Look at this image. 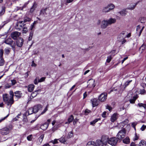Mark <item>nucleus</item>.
<instances>
[{"instance_id": "nucleus-1", "label": "nucleus", "mask_w": 146, "mask_h": 146, "mask_svg": "<svg viewBox=\"0 0 146 146\" xmlns=\"http://www.w3.org/2000/svg\"><path fill=\"white\" fill-rule=\"evenodd\" d=\"M116 21L115 19L111 18L108 20H104L102 21L101 27L103 29L106 28L109 25L115 23Z\"/></svg>"}, {"instance_id": "nucleus-2", "label": "nucleus", "mask_w": 146, "mask_h": 146, "mask_svg": "<svg viewBox=\"0 0 146 146\" xmlns=\"http://www.w3.org/2000/svg\"><path fill=\"white\" fill-rule=\"evenodd\" d=\"M7 44L10 45L13 50H15L16 44L15 42L10 38H7L3 42Z\"/></svg>"}, {"instance_id": "nucleus-3", "label": "nucleus", "mask_w": 146, "mask_h": 146, "mask_svg": "<svg viewBox=\"0 0 146 146\" xmlns=\"http://www.w3.org/2000/svg\"><path fill=\"white\" fill-rule=\"evenodd\" d=\"M126 131L124 128L122 129L121 130L119 131L117 133V137L118 140L121 139L125 136Z\"/></svg>"}, {"instance_id": "nucleus-4", "label": "nucleus", "mask_w": 146, "mask_h": 146, "mask_svg": "<svg viewBox=\"0 0 146 146\" xmlns=\"http://www.w3.org/2000/svg\"><path fill=\"white\" fill-rule=\"evenodd\" d=\"M118 140L117 138L112 137L110 138L108 141V143L112 146H114L116 144Z\"/></svg>"}, {"instance_id": "nucleus-5", "label": "nucleus", "mask_w": 146, "mask_h": 146, "mask_svg": "<svg viewBox=\"0 0 146 146\" xmlns=\"http://www.w3.org/2000/svg\"><path fill=\"white\" fill-rule=\"evenodd\" d=\"M107 94L106 93H104L101 94L98 97L99 100L101 102L105 101L107 99Z\"/></svg>"}, {"instance_id": "nucleus-6", "label": "nucleus", "mask_w": 146, "mask_h": 146, "mask_svg": "<svg viewBox=\"0 0 146 146\" xmlns=\"http://www.w3.org/2000/svg\"><path fill=\"white\" fill-rule=\"evenodd\" d=\"M20 34L21 33L19 32L15 31L11 33V36L14 40H16L19 37Z\"/></svg>"}, {"instance_id": "nucleus-7", "label": "nucleus", "mask_w": 146, "mask_h": 146, "mask_svg": "<svg viewBox=\"0 0 146 146\" xmlns=\"http://www.w3.org/2000/svg\"><path fill=\"white\" fill-rule=\"evenodd\" d=\"M10 98L9 99V101L7 105L9 106L10 107H11L12 104L14 103L13 97L14 95L12 91H10Z\"/></svg>"}, {"instance_id": "nucleus-8", "label": "nucleus", "mask_w": 146, "mask_h": 146, "mask_svg": "<svg viewBox=\"0 0 146 146\" xmlns=\"http://www.w3.org/2000/svg\"><path fill=\"white\" fill-rule=\"evenodd\" d=\"M140 2V1H139L134 3H131L129 4V6L127 7L128 9L132 10L135 9L137 5Z\"/></svg>"}, {"instance_id": "nucleus-9", "label": "nucleus", "mask_w": 146, "mask_h": 146, "mask_svg": "<svg viewBox=\"0 0 146 146\" xmlns=\"http://www.w3.org/2000/svg\"><path fill=\"white\" fill-rule=\"evenodd\" d=\"M95 80L93 79H91L88 81L87 87L88 88H94L95 86L94 84Z\"/></svg>"}, {"instance_id": "nucleus-10", "label": "nucleus", "mask_w": 146, "mask_h": 146, "mask_svg": "<svg viewBox=\"0 0 146 146\" xmlns=\"http://www.w3.org/2000/svg\"><path fill=\"white\" fill-rule=\"evenodd\" d=\"M1 134L3 135H5L9 133V129L7 127H5L0 130Z\"/></svg>"}, {"instance_id": "nucleus-11", "label": "nucleus", "mask_w": 146, "mask_h": 146, "mask_svg": "<svg viewBox=\"0 0 146 146\" xmlns=\"http://www.w3.org/2000/svg\"><path fill=\"white\" fill-rule=\"evenodd\" d=\"M91 102L92 104L93 107L97 106L99 104V102L96 98H94L91 100Z\"/></svg>"}, {"instance_id": "nucleus-12", "label": "nucleus", "mask_w": 146, "mask_h": 146, "mask_svg": "<svg viewBox=\"0 0 146 146\" xmlns=\"http://www.w3.org/2000/svg\"><path fill=\"white\" fill-rule=\"evenodd\" d=\"M109 138L108 136L103 135L101 138V141L103 143V144L108 143Z\"/></svg>"}, {"instance_id": "nucleus-13", "label": "nucleus", "mask_w": 146, "mask_h": 146, "mask_svg": "<svg viewBox=\"0 0 146 146\" xmlns=\"http://www.w3.org/2000/svg\"><path fill=\"white\" fill-rule=\"evenodd\" d=\"M23 44V40L21 38H19L16 42L17 45L19 47H21Z\"/></svg>"}, {"instance_id": "nucleus-14", "label": "nucleus", "mask_w": 146, "mask_h": 146, "mask_svg": "<svg viewBox=\"0 0 146 146\" xmlns=\"http://www.w3.org/2000/svg\"><path fill=\"white\" fill-rule=\"evenodd\" d=\"M44 134H42L38 138L36 142L37 144V145H39L43 141V139L44 137Z\"/></svg>"}, {"instance_id": "nucleus-15", "label": "nucleus", "mask_w": 146, "mask_h": 146, "mask_svg": "<svg viewBox=\"0 0 146 146\" xmlns=\"http://www.w3.org/2000/svg\"><path fill=\"white\" fill-rule=\"evenodd\" d=\"M48 126V124L45 123L41 125L40 128L44 131L47 129Z\"/></svg>"}, {"instance_id": "nucleus-16", "label": "nucleus", "mask_w": 146, "mask_h": 146, "mask_svg": "<svg viewBox=\"0 0 146 146\" xmlns=\"http://www.w3.org/2000/svg\"><path fill=\"white\" fill-rule=\"evenodd\" d=\"M27 21L26 20H25L24 21V22L23 23V33H26L27 32V27L26 26H25L26 25V24L25 23Z\"/></svg>"}, {"instance_id": "nucleus-17", "label": "nucleus", "mask_w": 146, "mask_h": 146, "mask_svg": "<svg viewBox=\"0 0 146 146\" xmlns=\"http://www.w3.org/2000/svg\"><path fill=\"white\" fill-rule=\"evenodd\" d=\"M3 99L4 102H7V104L8 103L9 100L8 95L7 94H3Z\"/></svg>"}, {"instance_id": "nucleus-18", "label": "nucleus", "mask_w": 146, "mask_h": 146, "mask_svg": "<svg viewBox=\"0 0 146 146\" xmlns=\"http://www.w3.org/2000/svg\"><path fill=\"white\" fill-rule=\"evenodd\" d=\"M15 94V96L18 98H20L22 96V93L20 91H17L14 92Z\"/></svg>"}, {"instance_id": "nucleus-19", "label": "nucleus", "mask_w": 146, "mask_h": 146, "mask_svg": "<svg viewBox=\"0 0 146 146\" xmlns=\"http://www.w3.org/2000/svg\"><path fill=\"white\" fill-rule=\"evenodd\" d=\"M96 146H102L103 143L101 140H98L95 143Z\"/></svg>"}, {"instance_id": "nucleus-20", "label": "nucleus", "mask_w": 146, "mask_h": 146, "mask_svg": "<svg viewBox=\"0 0 146 146\" xmlns=\"http://www.w3.org/2000/svg\"><path fill=\"white\" fill-rule=\"evenodd\" d=\"M125 31H123L118 36V39H124L125 38L123 35L125 34Z\"/></svg>"}, {"instance_id": "nucleus-21", "label": "nucleus", "mask_w": 146, "mask_h": 146, "mask_svg": "<svg viewBox=\"0 0 146 146\" xmlns=\"http://www.w3.org/2000/svg\"><path fill=\"white\" fill-rule=\"evenodd\" d=\"M35 86L34 84H30L28 86V91L32 92L34 90Z\"/></svg>"}, {"instance_id": "nucleus-22", "label": "nucleus", "mask_w": 146, "mask_h": 146, "mask_svg": "<svg viewBox=\"0 0 146 146\" xmlns=\"http://www.w3.org/2000/svg\"><path fill=\"white\" fill-rule=\"evenodd\" d=\"M107 6L109 9L108 10H109L110 11L112 10L115 8L114 5L112 3L109 4Z\"/></svg>"}, {"instance_id": "nucleus-23", "label": "nucleus", "mask_w": 146, "mask_h": 146, "mask_svg": "<svg viewBox=\"0 0 146 146\" xmlns=\"http://www.w3.org/2000/svg\"><path fill=\"white\" fill-rule=\"evenodd\" d=\"M59 141L61 143H64V144H66L67 143L66 142V141L64 138V137H62L58 139Z\"/></svg>"}, {"instance_id": "nucleus-24", "label": "nucleus", "mask_w": 146, "mask_h": 146, "mask_svg": "<svg viewBox=\"0 0 146 146\" xmlns=\"http://www.w3.org/2000/svg\"><path fill=\"white\" fill-rule=\"evenodd\" d=\"M123 142L126 144H129L130 143V139L129 137H127L123 140Z\"/></svg>"}, {"instance_id": "nucleus-25", "label": "nucleus", "mask_w": 146, "mask_h": 146, "mask_svg": "<svg viewBox=\"0 0 146 146\" xmlns=\"http://www.w3.org/2000/svg\"><path fill=\"white\" fill-rule=\"evenodd\" d=\"M117 115L116 114H114L112 115L111 118V121L112 122H114L117 119Z\"/></svg>"}, {"instance_id": "nucleus-26", "label": "nucleus", "mask_w": 146, "mask_h": 146, "mask_svg": "<svg viewBox=\"0 0 146 146\" xmlns=\"http://www.w3.org/2000/svg\"><path fill=\"white\" fill-rule=\"evenodd\" d=\"M87 146H96L95 143L92 141H90L87 143Z\"/></svg>"}, {"instance_id": "nucleus-27", "label": "nucleus", "mask_w": 146, "mask_h": 146, "mask_svg": "<svg viewBox=\"0 0 146 146\" xmlns=\"http://www.w3.org/2000/svg\"><path fill=\"white\" fill-rule=\"evenodd\" d=\"M109 10L107 6L106 7H104L102 10V12L103 13H108L110 11Z\"/></svg>"}, {"instance_id": "nucleus-28", "label": "nucleus", "mask_w": 146, "mask_h": 146, "mask_svg": "<svg viewBox=\"0 0 146 146\" xmlns=\"http://www.w3.org/2000/svg\"><path fill=\"white\" fill-rule=\"evenodd\" d=\"M74 119L73 116L72 115H70L68 119V123H70L71 122L73 121Z\"/></svg>"}, {"instance_id": "nucleus-29", "label": "nucleus", "mask_w": 146, "mask_h": 146, "mask_svg": "<svg viewBox=\"0 0 146 146\" xmlns=\"http://www.w3.org/2000/svg\"><path fill=\"white\" fill-rule=\"evenodd\" d=\"M47 9L45 8V9H42L40 10V14H42L44 15H47V13H46V11Z\"/></svg>"}, {"instance_id": "nucleus-30", "label": "nucleus", "mask_w": 146, "mask_h": 146, "mask_svg": "<svg viewBox=\"0 0 146 146\" xmlns=\"http://www.w3.org/2000/svg\"><path fill=\"white\" fill-rule=\"evenodd\" d=\"M146 47V45L144 44H143L139 48V50L141 51V50L142 51H141V52H142L145 49Z\"/></svg>"}, {"instance_id": "nucleus-31", "label": "nucleus", "mask_w": 146, "mask_h": 146, "mask_svg": "<svg viewBox=\"0 0 146 146\" xmlns=\"http://www.w3.org/2000/svg\"><path fill=\"white\" fill-rule=\"evenodd\" d=\"M5 63V61L3 57H0V66H3Z\"/></svg>"}, {"instance_id": "nucleus-32", "label": "nucleus", "mask_w": 146, "mask_h": 146, "mask_svg": "<svg viewBox=\"0 0 146 146\" xmlns=\"http://www.w3.org/2000/svg\"><path fill=\"white\" fill-rule=\"evenodd\" d=\"M33 113H34V110L33 108H30L28 109V115L31 114Z\"/></svg>"}, {"instance_id": "nucleus-33", "label": "nucleus", "mask_w": 146, "mask_h": 146, "mask_svg": "<svg viewBox=\"0 0 146 146\" xmlns=\"http://www.w3.org/2000/svg\"><path fill=\"white\" fill-rule=\"evenodd\" d=\"M119 13L121 16L125 15L127 14L125 10H123L119 11Z\"/></svg>"}, {"instance_id": "nucleus-34", "label": "nucleus", "mask_w": 146, "mask_h": 146, "mask_svg": "<svg viewBox=\"0 0 146 146\" xmlns=\"http://www.w3.org/2000/svg\"><path fill=\"white\" fill-rule=\"evenodd\" d=\"M137 99V98L135 96H133L132 99L130 100V102L131 103H134L135 100Z\"/></svg>"}, {"instance_id": "nucleus-35", "label": "nucleus", "mask_w": 146, "mask_h": 146, "mask_svg": "<svg viewBox=\"0 0 146 146\" xmlns=\"http://www.w3.org/2000/svg\"><path fill=\"white\" fill-rule=\"evenodd\" d=\"M146 145V142L142 140L141 142L139 143L138 146H145Z\"/></svg>"}, {"instance_id": "nucleus-36", "label": "nucleus", "mask_w": 146, "mask_h": 146, "mask_svg": "<svg viewBox=\"0 0 146 146\" xmlns=\"http://www.w3.org/2000/svg\"><path fill=\"white\" fill-rule=\"evenodd\" d=\"M100 119H96L90 122V125H94L95 123L97 122L98 120H100Z\"/></svg>"}, {"instance_id": "nucleus-37", "label": "nucleus", "mask_w": 146, "mask_h": 146, "mask_svg": "<svg viewBox=\"0 0 146 146\" xmlns=\"http://www.w3.org/2000/svg\"><path fill=\"white\" fill-rule=\"evenodd\" d=\"M73 133L72 131H71L68 133L67 137L68 138H70L73 136Z\"/></svg>"}, {"instance_id": "nucleus-38", "label": "nucleus", "mask_w": 146, "mask_h": 146, "mask_svg": "<svg viewBox=\"0 0 146 146\" xmlns=\"http://www.w3.org/2000/svg\"><path fill=\"white\" fill-rule=\"evenodd\" d=\"M33 31H31L30 34L29 36L28 39L29 40H31L32 39L33 35Z\"/></svg>"}, {"instance_id": "nucleus-39", "label": "nucleus", "mask_w": 146, "mask_h": 146, "mask_svg": "<svg viewBox=\"0 0 146 146\" xmlns=\"http://www.w3.org/2000/svg\"><path fill=\"white\" fill-rule=\"evenodd\" d=\"M21 115V113L18 114L16 117L13 118V121H15L18 120V119L19 118V116Z\"/></svg>"}, {"instance_id": "nucleus-40", "label": "nucleus", "mask_w": 146, "mask_h": 146, "mask_svg": "<svg viewBox=\"0 0 146 146\" xmlns=\"http://www.w3.org/2000/svg\"><path fill=\"white\" fill-rule=\"evenodd\" d=\"M138 105L139 107H143L144 108L145 110L146 109V105L145 104H143L142 103H139L138 104Z\"/></svg>"}, {"instance_id": "nucleus-41", "label": "nucleus", "mask_w": 146, "mask_h": 146, "mask_svg": "<svg viewBox=\"0 0 146 146\" xmlns=\"http://www.w3.org/2000/svg\"><path fill=\"white\" fill-rule=\"evenodd\" d=\"M39 80V77H36L35 79L34 80V83L35 84H37L39 82H38Z\"/></svg>"}, {"instance_id": "nucleus-42", "label": "nucleus", "mask_w": 146, "mask_h": 146, "mask_svg": "<svg viewBox=\"0 0 146 146\" xmlns=\"http://www.w3.org/2000/svg\"><path fill=\"white\" fill-rule=\"evenodd\" d=\"M35 108H38V111L39 110H41L42 109V106L40 104H38L36 105V106L35 107Z\"/></svg>"}, {"instance_id": "nucleus-43", "label": "nucleus", "mask_w": 146, "mask_h": 146, "mask_svg": "<svg viewBox=\"0 0 146 146\" xmlns=\"http://www.w3.org/2000/svg\"><path fill=\"white\" fill-rule=\"evenodd\" d=\"M35 108H38V111L39 110H41L42 109V106L40 104H38L36 105V106L35 107Z\"/></svg>"}, {"instance_id": "nucleus-44", "label": "nucleus", "mask_w": 146, "mask_h": 146, "mask_svg": "<svg viewBox=\"0 0 146 146\" xmlns=\"http://www.w3.org/2000/svg\"><path fill=\"white\" fill-rule=\"evenodd\" d=\"M33 135H30L28 136V141H33Z\"/></svg>"}, {"instance_id": "nucleus-45", "label": "nucleus", "mask_w": 146, "mask_h": 146, "mask_svg": "<svg viewBox=\"0 0 146 146\" xmlns=\"http://www.w3.org/2000/svg\"><path fill=\"white\" fill-rule=\"evenodd\" d=\"M5 53L7 54H9L10 52V48H7L5 49Z\"/></svg>"}, {"instance_id": "nucleus-46", "label": "nucleus", "mask_w": 146, "mask_h": 146, "mask_svg": "<svg viewBox=\"0 0 146 146\" xmlns=\"http://www.w3.org/2000/svg\"><path fill=\"white\" fill-rule=\"evenodd\" d=\"M139 20L141 23H144L145 22V18L143 17H140L139 18Z\"/></svg>"}, {"instance_id": "nucleus-47", "label": "nucleus", "mask_w": 146, "mask_h": 146, "mask_svg": "<svg viewBox=\"0 0 146 146\" xmlns=\"http://www.w3.org/2000/svg\"><path fill=\"white\" fill-rule=\"evenodd\" d=\"M45 78L46 77H42L40 79H39V80L38 82H43L45 80Z\"/></svg>"}, {"instance_id": "nucleus-48", "label": "nucleus", "mask_w": 146, "mask_h": 146, "mask_svg": "<svg viewBox=\"0 0 146 146\" xmlns=\"http://www.w3.org/2000/svg\"><path fill=\"white\" fill-rule=\"evenodd\" d=\"M111 59L112 58L111 56H108L106 60L107 62L108 63H109L111 61Z\"/></svg>"}, {"instance_id": "nucleus-49", "label": "nucleus", "mask_w": 146, "mask_h": 146, "mask_svg": "<svg viewBox=\"0 0 146 146\" xmlns=\"http://www.w3.org/2000/svg\"><path fill=\"white\" fill-rule=\"evenodd\" d=\"M132 81V80H128L125 83V87L128 86L130 83Z\"/></svg>"}, {"instance_id": "nucleus-50", "label": "nucleus", "mask_w": 146, "mask_h": 146, "mask_svg": "<svg viewBox=\"0 0 146 146\" xmlns=\"http://www.w3.org/2000/svg\"><path fill=\"white\" fill-rule=\"evenodd\" d=\"M58 139H55L54 140L52 141L51 142L54 144H57L58 143Z\"/></svg>"}, {"instance_id": "nucleus-51", "label": "nucleus", "mask_w": 146, "mask_h": 146, "mask_svg": "<svg viewBox=\"0 0 146 146\" xmlns=\"http://www.w3.org/2000/svg\"><path fill=\"white\" fill-rule=\"evenodd\" d=\"M37 94V93H36L35 91L33 92L31 94V96L33 98L35 97Z\"/></svg>"}, {"instance_id": "nucleus-52", "label": "nucleus", "mask_w": 146, "mask_h": 146, "mask_svg": "<svg viewBox=\"0 0 146 146\" xmlns=\"http://www.w3.org/2000/svg\"><path fill=\"white\" fill-rule=\"evenodd\" d=\"M36 106V105L35 106H34L33 108L34 110V113H36L38 111V108H35V107Z\"/></svg>"}, {"instance_id": "nucleus-53", "label": "nucleus", "mask_w": 146, "mask_h": 146, "mask_svg": "<svg viewBox=\"0 0 146 146\" xmlns=\"http://www.w3.org/2000/svg\"><path fill=\"white\" fill-rule=\"evenodd\" d=\"M3 51L2 49H0V57H3Z\"/></svg>"}, {"instance_id": "nucleus-54", "label": "nucleus", "mask_w": 146, "mask_h": 146, "mask_svg": "<svg viewBox=\"0 0 146 146\" xmlns=\"http://www.w3.org/2000/svg\"><path fill=\"white\" fill-rule=\"evenodd\" d=\"M146 128V125H143L142 127H141L140 129L142 131H144Z\"/></svg>"}, {"instance_id": "nucleus-55", "label": "nucleus", "mask_w": 146, "mask_h": 146, "mask_svg": "<svg viewBox=\"0 0 146 146\" xmlns=\"http://www.w3.org/2000/svg\"><path fill=\"white\" fill-rule=\"evenodd\" d=\"M106 108L107 109H108L110 111H111L112 109V108H111V107L110 106H109L108 105H107L106 106Z\"/></svg>"}, {"instance_id": "nucleus-56", "label": "nucleus", "mask_w": 146, "mask_h": 146, "mask_svg": "<svg viewBox=\"0 0 146 146\" xmlns=\"http://www.w3.org/2000/svg\"><path fill=\"white\" fill-rule=\"evenodd\" d=\"M90 112H91V111L90 110L88 109H86V110L85 111V114L86 115H87L89 113H90Z\"/></svg>"}, {"instance_id": "nucleus-57", "label": "nucleus", "mask_w": 146, "mask_h": 146, "mask_svg": "<svg viewBox=\"0 0 146 146\" xmlns=\"http://www.w3.org/2000/svg\"><path fill=\"white\" fill-rule=\"evenodd\" d=\"M137 123H132L131 125L132 127L134 128L135 130H136L135 126L136 125Z\"/></svg>"}, {"instance_id": "nucleus-58", "label": "nucleus", "mask_w": 146, "mask_h": 146, "mask_svg": "<svg viewBox=\"0 0 146 146\" xmlns=\"http://www.w3.org/2000/svg\"><path fill=\"white\" fill-rule=\"evenodd\" d=\"M138 138H139V137H138V136L137 135V134L136 133H135V136L134 137V138L133 139V140L134 141H135V140H137Z\"/></svg>"}, {"instance_id": "nucleus-59", "label": "nucleus", "mask_w": 146, "mask_h": 146, "mask_svg": "<svg viewBox=\"0 0 146 146\" xmlns=\"http://www.w3.org/2000/svg\"><path fill=\"white\" fill-rule=\"evenodd\" d=\"M47 106H46V107L44 109V110L41 113V114H43L47 110Z\"/></svg>"}, {"instance_id": "nucleus-60", "label": "nucleus", "mask_w": 146, "mask_h": 146, "mask_svg": "<svg viewBox=\"0 0 146 146\" xmlns=\"http://www.w3.org/2000/svg\"><path fill=\"white\" fill-rule=\"evenodd\" d=\"M27 116H26V112L25 113H24L23 114V120L25 121V119L26 118H27Z\"/></svg>"}, {"instance_id": "nucleus-61", "label": "nucleus", "mask_w": 146, "mask_h": 146, "mask_svg": "<svg viewBox=\"0 0 146 146\" xmlns=\"http://www.w3.org/2000/svg\"><path fill=\"white\" fill-rule=\"evenodd\" d=\"M11 82L12 85H14L17 82L16 80H11Z\"/></svg>"}, {"instance_id": "nucleus-62", "label": "nucleus", "mask_w": 146, "mask_h": 146, "mask_svg": "<svg viewBox=\"0 0 146 146\" xmlns=\"http://www.w3.org/2000/svg\"><path fill=\"white\" fill-rule=\"evenodd\" d=\"M73 121V124L74 125H75L78 121V119L77 118L74 119Z\"/></svg>"}, {"instance_id": "nucleus-63", "label": "nucleus", "mask_w": 146, "mask_h": 146, "mask_svg": "<svg viewBox=\"0 0 146 146\" xmlns=\"http://www.w3.org/2000/svg\"><path fill=\"white\" fill-rule=\"evenodd\" d=\"M5 12V10L4 9H3L0 12V15H2Z\"/></svg>"}, {"instance_id": "nucleus-64", "label": "nucleus", "mask_w": 146, "mask_h": 146, "mask_svg": "<svg viewBox=\"0 0 146 146\" xmlns=\"http://www.w3.org/2000/svg\"><path fill=\"white\" fill-rule=\"evenodd\" d=\"M138 145H136L134 142H132L130 144L131 146H138Z\"/></svg>"}]
</instances>
